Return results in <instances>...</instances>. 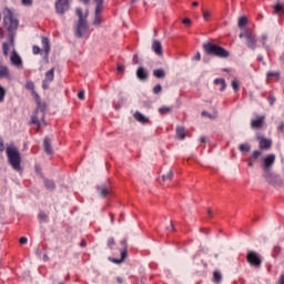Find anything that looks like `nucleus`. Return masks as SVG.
Masks as SVG:
<instances>
[{
	"mask_svg": "<svg viewBox=\"0 0 284 284\" xmlns=\"http://www.w3.org/2000/svg\"><path fill=\"white\" fill-rule=\"evenodd\" d=\"M75 14L79 17L78 24L75 28V37L78 39H82V37H85L88 34V31L90 28L88 27V11L83 14L82 8H77Z\"/></svg>",
	"mask_w": 284,
	"mask_h": 284,
	"instance_id": "f257e3e1",
	"label": "nucleus"
},
{
	"mask_svg": "<svg viewBox=\"0 0 284 284\" xmlns=\"http://www.w3.org/2000/svg\"><path fill=\"white\" fill-rule=\"evenodd\" d=\"M276 162V155L274 154H268L264 161H263V171H264V179H266L267 183H270L271 185H274V183L276 182V174L272 173V165H274V163Z\"/></svg>",
	"mask_w": 284,
	"mask_h": 284,
	"instance_id": "f03ea898",
	"label": "nucleus"
},
{
	"mask_svg": "<svg viewBox=\"0 0 284 284\" xmlns=\"http://www.w3.org/2000/svg\"><path fill=\"white\" fill-rule=\"evenodd\" d=\"M6 154L8 163L11 165L12 170L21 172V152H19V149H17V146H8Z\"/></svg>",
	"mask_w": 284,
	"mask_h": 284,
	"instance_id": "7ed1b4c3",
	"label": "nucleus"
},
{
	"mask_svg": "<svg viewBox=\"0 0 284 284\" xmlns=\"http://www.w3.org/2000/svg\"><path fill=\"white\" fill-rule=\"evenodd\" d=\"M203 50L205 54L211 57H217L219 59H227L230 57V52L225 50V48L217 45L213 42H205L203 44Z\"/></svg>",
	"mask_w": 284,
	"mask_h": 284,
	"instance_id": "20e7f679",
	"label": "nucleus"
},
{
	"mask_svg": "<svg viewBox=\"0 0 284 284\" xmlns=\"http://www.w3.org/2000/svg\"><path fill=\"white\" fill-rule=\"evenodd\" d=\"M3 12V23L9 30V32H12V30H17L19 28V20L14 18V14L12 13V10L9 8H4Z\"/></svg>",
	"mask_w": 284,
	"mask_h": 284,
	"instance_id": "39448f33",
	"label": "nucleus"
},
{
	"mask_svg": "<svg viewBox=\"0 0 284 284\" xmlns=\"http://www.w3.org/2000/svg\"><path fill=\"white\" fill-rule=\"evenodd\" d=\"M246 261L251 267L258 268L263 265V260H261V255L254 251H248L246 254Z\"/></svg>",
	"mask_w": 284,
	"mask_h": 284,
	"instance_id": "423d86ee",
	"label": "nucleus"
},
{
	"mask_svg": "<svg viewBox=\"0 0 284 284\" xmlns=\"http://www.w3.org/2000/svg\"><path fill=\"white\" fill-rule=\"evenodd\" d=\"M70 10L69 0H57L55 1V12L57 14H65Z\"/></svg>",
	"mask_w": 284,
	"mask_h": 284,
	"instance_id": "0eeeda50",
	"label": "nucleus"
},
{
	"mask_svg": "<svg viewBox=\"0 0 284 284\" xmlns=\"http://www.w3.org/2000/svg\"><path fill=\"white\" fill-rule=\"evenodd\" d=\"M243 37H245L246 39V45L247 48H250L251 50H256V38L254 37V34H252V32L247 31L246 33H241L240 38L243 39Z\"/></svg>",
	"mask_w": 284,
	"mask_h": 284,
	"instance_id": "6e6552de",
	"label": "nucleus"
},
{
	"mask_svg": "<svg viewBox=\"0 0 284 284\" xmlns=\"http://www.w3.org/2000/svg\"><path fill=\"white\" fill-rule=\"evenodd\" d=\"M263 125H265V115H257L251 120L252 130H262Z\"/></svg>",
	"mask_w": 284,
	"mask_h": 284,
	"instance_id": "1a4fd4ad",
	"label": "nucleus"
},
{
	"mask_svg": "<svg viewBox=\"0 0 284 284\" xmlns=\"http://www.w3.org/2000/svg\"><path fill=\"white\" fill-rule=\"evenodd\" d=\"M53 81H54V68H52L45 73L44 80L42 82L43 90H48V88H50V83H52Z\"/></svg>",
	"mask_w": 284,
	"mask_h": 284,
	"instance_id": "9d476101",
	"label": "nucleus"
},
{
	"mask_svg": "<svg viewBox=\"0 0 284 284\" xmlns=\"http://www.w3.org/2000/svg\"><path fill=\"white\" fill-rule=\"evenodd\" d=\"M37 114H41L42 119L45 116V102L41 101L39 94H36Z\"/></svg>",
	"mask_w": 284,
	"mask_h": 284,
	"instance_id": "9b49d317",
	"label": "nucleus"
},
{
	"mask_svg": "<svg viewBox=\"0 0 284 284\" xmlns=\"http://www.w3.org/2000/svg\"><path fill=\"white\" fill-rule=\"evenodd\" d=\"M97 192L99 196H102V199H105L111 192L110 186L108 184H101L97 186Z\"/></svg>",
	"mask_w": 284,
	"mask_h": 284,
	"instance_id": "f8f14e48",
	"label": "nucleus"
},
{
	"mask_svg": "<svg viewBox=\"0 0 284 284\" xmlns=\"http://www.w3.org/2000/svg\"><path fill=\"white\" fill-rule=\"evenodd\" d=\"M151 48H152L153 52H155V54L158 57H162V54H163V45L161 44V41L153 40Z\"/></svg>",
	"mask_w": 284,
	"mask_h": 284,
	"instance_id": "ddd939ff",
	"label": "nucleus"
},
{
	"mask_svg": "<svg viewBox=\"0 0 284 284\" xmlns=\"http://www.w3.org/2000/svg\"><path fill=\"white\" fill-rule=\"evenodd\" d=\"M0 79H7L8 81L12 79V77L10 75V69L8 68V65L0 64Z\"/></svg>",
	"mask_w": 284,
	"mask_h": 284,
	"instance_id": "4468645a",
	"label": "nucleus"
},
{
	"mask_svg": "<svg viewBox=\"0 0 284 284\" xmlns=\"http://www.w3.org/2000/svg\"><path fill=\"white\" fill-rule=\"evenodd\" d=\"M10 61H11L12 65L19 67V65L23 64V61L21 60V57H19V53H17V51L14 49L12 50Z\"/></svg>",
	"mask_w": 284,
	"mask_h": 284,
	"instance_id": "2eb2a0df",
	"label": "nucleus"
},
{
	"mask_svg": "<svg viewBox=\"0 0 284 284\" xmlns=\"http://www.w3.org/2000/svg\"><path fill=\"white\" fill-rule=\"evenodd\" d=\"M257 140L260 141V149L261 150H270L272 148V140H267L262 136H257Z\"/></svg>",
	"mask_w": 284,
	"mask_h": 284,
	"instance_id": "dca6fc26",
	"label": "nucleus"
},
{
	"mask_svg": "<svg viewBox=\"0 0 284 284\" xmlns=\"http://www.w3.org/2000/svg\"><path fill=\"white\" fill-rule=\"evenodd\" d=\"M101 12H103V9H101V7H95L93 26H99L100 23L103 22V18L101 17Z\"/></svg>",
	"mask_w": 284,
	"mask_h": 284,
	"instance_id": "f3484780",
	"label": "nucleus"
},
{
	"mask_svg": "<svg viewBox=\"0 0 284 284\" xmlns=\"http://www.w3.org/2000/svg\"><path fill=\"white\" fill-rule=\"evenodd\" d=\"M136 77L140 79V81H148V72L143 67H140L136 70Z\"/></svg>",
	"mask_w": 284,
	"mask_h": 284,
	"instance_id": "a211bd4d",
	"label": "nucleus"
},
{
	"mask_svg": "<svg viewBox=\"0 0 284 284\" xmlns=\"http://www.w3.org/2000/svg\"><path fill=\"white\" fill-rule=\"evenodd\" d=\"M266 77L267 81H278V79H281V73L278 71H268Z\"/></svg>",
	"mask_w": 284,
	"mask_h": 284,
	"instance_id": "6ab92c4d",
	"label": "nucleus"
},
{
	"mask_svg": "<svg viewBox=\"0 0 284 284\" xmlns=\"http://www.w3.org/2000/svg\"><path fill=\"white\" fill-rule=\"evenodd\" d=\"M134 119L139 121V123H150V119L145 118V115L139 111L134 113Z\"/></svg>",
	"mask_w": 284,
	"mask_h": 284,
	"instance_id": "aec40b11",
	"label": "nucleus"
},
{
	"mask_svg": "<svg viewBox=\"0 0 284 284\" xmlns=\"http://www.w3.org/2000/svg\"><path fill=\"white\" fill-rule=\"evenodd\" d=\"M44 152L47 154H53L52 144L50 142V138H45L43 141Z\"/></svg>",
	"mask_w": 284,
	"mask_h": 284,
	"instance_id": "412c9836",
	"label": "nucleus"
},
{
	"mask_svg": "<svg viewBox=\"0 0 284 284\" xmlns=\"http://www.w3.org/2000/svg\"><path fill=\"white\" fill-rule=\"evenodd\" d=\"M186 133H185V128L183 126H176V139L180 141L185 140Z\"/></svg>",
	"mask_w": 284,
	"mask_h": 284,
	"instance_id": "4be33fe9",
	"label": "nucleus"
},
{
	"mask_svg": "<svg viewBox=\"0 0 284 284\" xmlns=\"http://www.w3.org/2000/svg\"><path fill=\"white\" fill-rule=\"evenodd\" d=\"M10 48H14V43L13 42H11V43L4 42L2 44V51H3V55L4 57H8L10 54Z\"/></svg>",
	"mask_w": 284,
	"mask_h": 284,
	"instance_id": "5701e85b",
	"label": "nucleus"
},
{
	"mask_svg": "<svg viewBox=\"0 0 284 284\" xmlns=\"http://www.w3.org/2000/svg\"><path fill=\"white\" fill-rule=\"evenodd\" d=\"M42 48L45 54H50V40L45 37L42 38Z\"/></svg>",
	"mask_w": 284,
	"mask_h": 284,
	"instance_id": "b1692460",
	"label": "nucleus"
},
{
	"mask_svg": "<svg viewBox=\"0 0 284 284\" xmlns=\"http://www.w3.org/2000/svg\"><path fill=\"white\" fill-rule=\"evenodd\" d=\"M214 84L215 85H221V88H220L221 92H223V90H225V88H227V84L225 83V79H223V78L215 79Z\"/></svg>",
	"mask_w": 284,
	"mask_h": 284,
	"instance_id": "393cba45",
	"label": "nucleus"
},
{
	"mask_svg": "<svg viewBox=\"0 0 284 284\" xmlns=\"http://www.w3.org/2000/svg\"><path fill=\"white\" fill-rule=\"evenodd\" d=\"M153 77H155V79H163L165 77V70H163V69H155L153 71Z\"/></svg>",
	"mask_w": 284,
	"mask_h": 284,
	"instance_id": "a878e982",
	"label": "nucleus"
},
{
	"mask_svg": "<svg viewBox=\"0 0 284 284\" xmlns=\"http://www.w3.org/2000/svg\"><path fill=\"white\" fill-rule=\"evenodd\" d=\"M221 281H223V275L220 273V271H214L213 283H221Z\"/></svg>",
	"mask_w": 284,
	"mask_h": 284,
	"instance_id": "bb28decb",
	"label": "nucleus"
},
{
	"mask_svg": "<svg viewBox=\"0 0 284 284\" xmlns=\"http://www.w3.org/2000/svg\"><path fill=\"white\" fill-rule=\"evenodd\" d=\"M31 123H33V125H38V131H39V129L41 128V121L39 120L38 113L31 116Z\"/></svg>",
	"mask_w": 284,
	"mask_h": 284,
	"instance_id": "cd10ccee",
	"label": "nucleus"
},
{
	"mask_svg": "<svg viewBox=\"0 0 284 284\" xmlns=\"http://www.w3.org/2000/svg\"><path fill=\"white\" fill-rule=\"evenodd\" d=\"M274 14H284L283 4H275L274 6Z\"/></svg>",
	"mask_w": 284,
	"mask_h": 284,
	"instance_id": "c85d7f7f",
	"label": "nucleus"
},
{
	"mask_svg": "<svg viewBox=\"0 0 284 284\" xmlns=\"http://www.w3.org/2000/svg\"><path fill=\"white\" fill-rule=\"evenodd\" d=\"M44 187H47V190H54L55 185H54V182L52 180H45L44 181Z\"/></svg>",
	"mask_w": 284,
	"mask_h": 284,
	"instance_id": "c756f323",
	"label": "nucleus"
},
{
	"mask_svg": "<svg viewBox=\"0 0 284 284\" xmlns=\"http://www.w3.org/2000/svg\"><path fill=\"white\" fill-rule=\"evenodd\" d=\"M159 112L160 114H170V112H172V106H161Z\"/></svg>",
	"mask_w": 284,
	"mask_h": 284,
	"instance_id": "7c9ffc66",
	"label": "nucleus"
},
{
	"mask_svg": "<svg viewBox=\"0 0 284 284\" xmlns=\"http://www.w3.org/2000/svg\"><path fill=\"white\" fill-rule=\"evenodd\" d=\"M244 26H247V18L246 17H241L239 19V28H244Z\"/></svg>",
	"mask_w": 284,
	"mask_h": 284,
	"instance_id": "2f4dec72",
	"label": "nucleus"
},
{
	"mask_svg": "<svg viewBox=\"0 0 284 284\" xmlns=\"http://www.w3.org/2000/svg\"><path fill=\"white\" fill-rule=\"evenodd\" d=\"M239 150L240 152H250L251 146L250 144H240Z\"/></svg>",
	"mask_w": 284,
	"mask_h": 284,
	"instance_id": "473e14b6",
	"label": "nucleus"
},
{
	"mask_svg": "<svg viewBox=\"0 0 284 284\" xmlns=\"http://www.w3.org/2000/svg\"><path fill=\"white\" fill-rule=\"evenodd\" d=\"M278 254H281V247L278 245H275L273 247V253H272L273 258H276V256H278Z\"/></svg>",
	"mask_w": 284,
	"mask_h": 284,
	"instance_id": "72a5a7b5",
	"label": "nucleus"
},
{
	"mask_svg": "<svg viewBox=\"0 0 284 284\" xmlns=\"http://www.w3.org/2000/svg\"><path fill=\"white\" fill-rule=\"evenodd\" d=\"M39 220H40V223H48V214L41 212L39 214Z\"/></svg>",
	"mask_w": 284,
	"mask_h": 284,
	"instance_id": "f704fd0d",
	"label": "nucleus"
},
{
	"mask_svg": "<svg viewBox=\"0 0 284 284\" xmlns=\"http://www.w3.org/2000/svg\"><path fill=\"white\" fill-rule=\"evenodd\" d=\"M260 41L263 48H267V34H262V37L260 38Z\"/></svg>",
	"mask_w": 284,
	"mask_h": 284,
	"instance_id": "c9c22d12",
	"label": "nucleus"
},
{
	"mask_svg": "<svg viewBox=\"0 0 284 284\" xmlns=\"http://www.w3.org/2000/svg\"><path fill=\"white\" fill-rule=\"evenodd\" d=\"M113 108L116 110H121L123 108V98L120 99V101L113 103Z\"/></svg>",
	"mask_w": 284,
	"mask_h": 284,
	"instance_id": "e433bc0d",
	"label": "nucleus"
},
{
	"mask_svg": "<svg viewBox=\"0 0 284 284\" xmlns=\"http://www.w3.org/2000/svg\"><path fill=\"white\" fill-rule=\"evenodd\" d=\"M172 176H174V173L172 171H169L165 175L162 176L163 181H172Z\"/></svg>",
	"mask_w": 284,
	"mask_h": 284,
	"instance_id": "4c0bfd02",
	"label": "nucleus"
},
{
	"mask_svg": "<svg viewBox=\"0 0 284 284\" xmlns=\"http://www.w3.org/2000/svg\"><path fill=\"white\" fill-rule=\"evenodd\" d=\"M108 247L110 248V250H113V247H114V245H116V242L114 241V237H110L109 240H108Z\"/></svg>",
	"mask_w": 284,
	"mask_h": 284,
	"instance_id": "58836bf2",
	"label": "nucleus"
},
{
	"mask_svg": "<svg viewBox=\"0 0 284 284\" xmlns=\"http://www.w3.org/2000/svg\"><path fill=\"white\" fill-rule=\"evenodd\" d=\"M125 258H128V248H122L120 261H122V263H123L125 261Z\"/></svg>",
	"mask_w": 284,
	"mask_h": 284,
	"instance_id": "ea45409f",
	"label": "nucleus"
},
{
	"mask_svg": "<svg viewBox=\"0 0 284 284\" xmlns=\"http://www.w3.org/2000/svg\"><path fill=\"white\" fill-rule=\"evenodd\" d=\"M162 91H163V87H161V84H156V85L153 88V93H154V94H161Z\"/></svg>",
	"mask_w": 284,
	"mask_h": 284,
	"instance_id": "a19ab883",
	"label": "nucleus"
},
{
	"mask_svg": "<svg viewBox=\"0 0 284 284\" xmlns=\"http://www.w3.org/2000/svg\"><path fill=\"white\" fill-rule=\"evenodd\" d=\"M232 88H233L234 92H239V90H240L239 80L232 81Z\"/></svg>",
	"mask_w": 284,
	"mask_h": 284,
	"instance_id": "79ce46f5",
	"label": "nucleus"
},
{
	"mask_svg": "<svg viewBox=\"0 0 284 284\" xmlns=\"http://www.w3.org/2000/svg\"><path fill=\"white\" fill-rule=\"evenodd\" d=\"M267 101H268L270 105H274V103H276V97H274V94L270 93Z\"/></svg>",
	"mask_w": 284,
	"mask_h": 284,
	"instance_id": "37998d69",
	"label": "nucleus"
},
{
	"mask_svg": "<svg viewBox=\"0 0 284 284\" xmlns=\"http://www.w3.org/2000/svg\"><path fill=\"white\" fill-rule=\"evenodd\" d=\"M6 99V89L0 85V103Z\"/></svg>",
	"mask_w": 284,
	"mask_h": 284,
	"instance_id": "c03bdc74",
	"label": "nucleus"
},
{
	"mask_svg": "<svg viewBox=\"0 0 284 284\" xmlns=\"http://www.w3.org/2000/svg\"><path fill=\"white\" fill-rule=\"evenodd\" d=\"M261 151L256 150L253 152L251 159H253L254 161H256V159H258L261 156Z\"/></svg>",
	"mask_w": 284,
	"mask_h": 284,
	"instance_id": "a18cd8bd",
	"label": "nucleus"
},
{
	"mask_svg": "<svg viewBox=\"0 0 284 284\" xmlns=\"http://www.w3.org/2000/svg\"><path fill=\"white\" fill-rule=\"evenodd\" d=\"M26 88H27V90H32V91H34V82H32V81L27 82Z\"/></svg>",
	"mask_w": 284,
	"mask_h": 284,
	"instance_id": "49530a36",
	"label": "nucleus"
},
{
	"mask_svg": "<svg viewBox=\"0 0 284 284\" xmlns=\"http://www.w3.org/2000/svg\"><path fill=\"white\" fill-rule=\"evenodd\" d=\"M32 52H33V54H40L41 48H39V45H33Z\"/></svg>",
	"mask_w": 284,
	"mask_h": 284,
	"instance_id": "de8ad7c7",
	"label": "nucleus"
},
{
	"mask_svg": "<svg viewBox=\"0 0 284 284\" xmlns=\"http://www.w3.org/2000/svg\"><path fill=\"white\" fill-rule=\"evenodd\" d=\"M97 6L95 8H100V9H103V0H94Z\"/></svg>",
	"mask_w": 284,
	"mask_h": 284,
	"instance_id": "09e8293b",
	"label": "nucleus"
},
{
	"mask_svg": "<svg viewBox=\"0 0 284 284\" xmlns=\"http://www.w3.org/2000/svg\"><path fill=\"white\" fill-rule=\"evenodd\" d=\"M78 99H80L81 101H83L85 99V92L84 91H80L78 93Z\"/></svg>",
	"mask_w": 284,
	"mask_h": 284,
	"instance_id": "8fccbe9b",
	"label": "nucleus"
},
{
	"mask_svg": "<svg viewBox=\"0 0 284 284\" xmlns=\"http://www.w3.org/2000/svg\"><path fill=\"white\" fill-rule=\"evenodd\" d=\"M6 150V145L3 144V138L0 136V152H3Z\"/></svg>",
	"mask_w": 284,
	"mask_h": 284,
	"instance_id": "3c124183",
	"label": "nucleus"
},
{
	"mask_svg": "<svg viewBox=\"0 0 284 284\" xmlns=\"http://www.w3.org/2000/svg\"><path fill=\"white\" fill-rule=\"evenodd\" d=\"M120 243L122 245V250H128V241L122 240Z\"/></svg>",
	"mask_w": 284,
	"mask_h": 284,
	"instance_id": "603ef678",
	"label": "nucleus"
},
{
	"mask_svg": "<svg viewBox=\"0 0 284 284\" xmlns=\"http://www.w3.org/2000/svg\"><path fill=\"white\" fill-rule=\"evenodd\" d=\"M182 23H184V26H190L192 23V20H190L189 18H185L182 20Z\"/></svg>",
	"mask_w": 284,
	"mask_h": 284,
	"instance_id": "864d4df0",
	"label": "nucleus"
},
{
	"mask_svg": "<svg viewBox=\"0 0 284 284\" xmlns=\"http://www.w3.org/2000/svg\"><path fill=\"white\" fill-rule=\"evenodd\" d=\"M254 161H255V160H253L252 158H250V159L247 160V165H248V168H254Z\"/></svg>",
	"mask_w": 284,
	"mask_h": 284,
	"instance_id": "5fc2aeb1",
	"label": "nucleus"
},
{
	"mask_svg": "<svg viewBox=\"0 0 284 284\" xmlns=\"http://www.w3.org/2000/svg\"><path fill=\"white\" fill-rule=\"evenodd\" d=\"M22 6H32V0H21Z\"/></svg>",
	"mask_w": 284,
	"mask_h": 284,
	"instance_id": "6e6d98bb",
	"label": "nucleus"
},
{
	"mask_svg": "<svg viewBox=\"0 0 284 284\" xmlns=\"http://www.w3.org/2000/svg\"><path fill=\"white\" fill-rule=\"evenodd\" d=\"M19 242L20 245H26V243H28V237H21Z\"/></svg>",
	"mask_w": 284,
	"mask_h": 284,
	"instance_id": "4d7b16f0",
	"label": "nucleus"
},
{
	"mask_svg": "<svg viewBox=\"0 0 284 284\" xmlns=\"http://www.w3.org/2000/svg\"><path fill=\"white\" fill-rule=\"evenodd\" d=\"M110 261H112V263H116L119 265V263H123V260H119V258H110Z\"/></svg>",
	"mask_w": 284,
	"mask_h": 284,
	"instance_id": "13d9d810",
	"label": "nucleus"
},
{
	"mask_svg": "<svg viewBox=\"0 0 284 284\" xmlns=\"http://www.w3.org/2000/svg\"><path fill=\"white\" fill-rule=\"evenodd\" d=\"M203 18L207 21V19H210V12L203 11Z\"/></svg>",
	"mask_w": 284,
	"mask_h": 284,
	"instance_id": "bf43d9fd",
	"label": "nucleus"
},
{
	"mask_svg": "<svg viewBox=\"0 0 284 284\" xmlns=\"http://www.w3.org/2000/svg\"><path fill=\"white\" fill-rule=\"evenodd\" d=\"M201 59V52H197L196 54H195V57H194V60L195 61H199Z\"/></svg>",
	"mask_w": 284,
	"mask_h": 284,
	"instance_id": "052dcab7",
	"label": "nucleus"
},
{
	"mask_svg": "<svg viewBox=\"0 0 284 284\" xmlns=\"http://www.w3.org/2000/svg\"><path fill=\"white\" fill-rule=\"evenodd\" d=\"M123 70H125V68L123 65L118 67V72H123Z\"/></svg>",
	"mask_w": 284,
	"mask_h": 284,
	"instance_id": "680f3d73",
	"label": "nucleus"
},
{
	"mask_svg": "<svg viewBox=\"0 0 284 284\" xmlns=\"http://www.w3.org/2000/svg\"><path fill=\"white\" fill-rule=\"evenodd\" d=\"M80 245H81V247H85L88 245V243L85 242V240H83Z\"/></svg>",
	"mask_w": 284,
	"mask_h": 284,
	"instance_id": "e2e57ef3",
	"label": "nucleus"
},
{
	"mask_svg": "<svg viewBox=\"0 0 284 284\" xmlns=\"http://www.w3.org/2000/svg\"><path fill=\"white\" fill-rule=\"evenodd\" d=\"M280 283H281V284H284V274L281 275V277H280Z\"/></svg>",
	"mask_w": 284,
	"mask_h": 284,
	"instance_id": "0e129e2a",
	"label": "nucleus"
},
{
	"mask_svg": "<svg viewBox=\"0 0 284 284\" xmlns=\"http://www.w3.org/2000/svg\"><path fill=\"white\" fill-rule=\"evenodd\" d=\"M207 216H209L210 219H212V211H211V209L207 210Z\"/></svg>",
	"mask_w": 284,
	"mask_h": 284,
	"instance_id": "69168bd1",
	"label": "nucleus"
},
{
	"mask_svg": "<svg viewBox=\"0 0 284 284\" xmlns=\"http://www.w3.org/2000/svg\"><path fill=\"white\" fill-rule=\"evenodd\" d=\"M200 143H205V136H202L201 139H200Z\"/></svg>",
	"mask_w": 284,
	"mask_h": 284,
	"instance_id": "338daca9",
	"label": "nucleus"
},
{
	"mask_svg": "<svg viewBox=\"0 0 284 284\" xmlns=\"http://www.w3.org/2000/svg\"><path fill=\"white\" fill-rule=\"evenodd\" d=\"M281 61L284 64V53L281 55Z\"/></svg>",
	"mask_w": 284,
	"mask_h": 284,
	"instance_id": "774afa93",
	"label": "nucleus"
}]
</instances>
